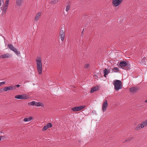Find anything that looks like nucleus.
Masks as SVG:
<instances>
[{
	"label": "nucleus",
	"instance_id": "obj_6",
	"mask_svg": "<svg viewBox=\"0 0 147 147\" xmlns=\"http://www.w3.org/2000/svg\"><path fill=\"white\" fill-rule=\"evenodd\" d=\"M15 98H16L22 99H27L29 98V96L26 94L21 95H18L15 96Z\"/></svg>",
	"mask_w": 147,
	"mask_h": 147
},
{
	"label": "nucleus",
	"instance_id": "obj_18",
	"mask_svg": "<svg viewBox=\"0 0 147 147\" xmlns=\"http://www.w3.org/2000/svg\"><path fill=\"white\" fill-rule=\"evenodd\" d=\"M35 107H42L44 106V105L43 103H41L40 102H36Z\"/></svg>",
	"mask_w": 147,
	"mask_h": 147
},
{
	"label": "nucleus",
	"instance_id": "obj_16",
	"mask_svg": "<svg viewBox=\"0 0 147 147\" xmlns=\"http://www.w3.org/2000/svg\"><path fill=\"white\" fill-rule=\"evenodd\" d=\"M103 72L104 73V76L105 77H106V75H107L110 72V71L107 69L105 68L103 70Z\"/></svg>",
	"mask_w": 147,
	"mask_h": 147
},
{
	"label": "nucleus",
	"instance_id": "obj_23",
	"mask_svg": "<svg viewBox=\"0 0 147 147\" xmlns=\"http://www.w3.org/2000/svg\"><path fill=\"white\" fill-rule=\"evenodd\" d=\"M59 0H53L50 2V3L52 4H55L58 2Z\"/></svg>",
	"mask_w": 147,
	"mask_h": 147
},
{
	"label": "nucleus",
	"instance_id": "obj_4",
	"mask_svg": "<svg viewBox=\"0 0 147 147\" xmlns=\"http://www.w3.org/2000/svg\"><path fill=\"white\" fill-rule=\"evenodd\" d=\"M8 46L9 49L12 51H14L16 55H18L20 54V51H18V50L16 49L13 46V45L11 44H9L8 45Z\"/></svg>",
	"mask_w": 147,
	"mask_h": 147
},
{
	"label": "nucleus",
	"instance_id": "obj_7",
	"mask_svg": "<svg viewBox=\"0 0 147 147\" xmlns=\"http://www.w3.org/2000/svg\"><path fill=\"white\" fill-rule=\"evenodd\" d=\"M65 30L64 28H61L60 30L59 34L60 36V38L61 40L63 41L64 40V38L65 37Z\"/></svg>",
	"mask_w": 147,
	"mask_h": 147
},
{
	"label": "nucleus",
	"instance_id": "obj_5",
	"mask_svg": "<svg viewBox=\"0 0 147 147\" xmlns=\"http://www.w3.org/2000/svg\"><path fill=\"white\" fill-rule=\"evenodd\" d=\"M85 105L80 106L79 107H76L71 108V110L74 112L79 111L82 110L86 107Z\"/></svg>",
	"mask_w": 147,
	"mask_h": 147
},
{
	"label": "nucleus",
	"instance_id": "obj_20",
	"mask_svg": "<svg viewBox=\"0 0 147 147\" xmlns=\"http://www.w3.org/2000/svg\"><path fill=\"white\" fill-rule=\"evenodd\" d=\"M33 119L32 117H30L28 118H25L24 119V121L25 122L29 121H31Z\"/></svg>",
	"mask_w": 147,
	"mask_h": 147
},
{
	"label": "nucleus",
	"instance_id": "obj_31",
	"mask_svg": "<svg viewBox=\"0 0 147 147\" xmlns=\"http://www.w3.org/2000/svg\"><path fill=\"white\" fill-rule=\"evenodd\" d=\"M13 86H15V89H16V87H19L20 86V85L19 84H18L16 85Z\"/></svg>",
	"mask_w": 147,
	"mask_h": 147
},
{
	"label": "nucleus",
	"instance_id": "obj_10",
	"mask_svg": "<svg viewBox=\"0 0 147 147\" xmlns=\"http://www.w3.org/2000/svg\"><path fill=\"white\" fill-rule=\"evenodd\" d=\"M15 89V86H13V85L5 87L3 89L4 91L6 92L9 90H13Z\"/></svg>",
	"mask_w": 147,
	"mask_h": 147
},
{
	"label": "nucleus",
	"instance_id": "obj_15",
	"mask_svg": "<svg viewBox=\"0 0 147 147\" xmlns=\"http://www.w3.org/2000/svg\"><path fill=\"white\" fill-rule=\"evenodd\" d=\"M23 0H16V5L18 6H20L22 5Z\"/></svg>",
	"mask_w": 147,
	"mask_h": 147
},
{
	"label": "nucleus",
	"instance_id": "obj_17",
	"mask_svg": "<svg viewBox=\"0 0 147 147\" xmlns=\"http://www.w3.org/2000/svg\"><path fill=\"white\" fill-rule=\"evenodd\" d=\"M144 128V127H143V125H142V123L139 124L135 128V130H139L141 129L142 128Z\"/></svg>",
	"mask_w": 147,
	"mask_h": 147
},
{
	"label": "nucleus",
	"instance_id": "obj_26",
	"mask_svg": "<svg viewBox=\"0 0 147 147\" xmlns=\"http://www.w3.org/2000/svg\"><path fill=\"white\" fill-rule=\"evenodd\" d=\"M70 8V6L69 5H67L66 6V11L67 12L69 9Z\"/></svg>",
	"mask_w": 147,
	"mask_h": 147
},
{
	"label": "nucleus",
	"instance_id": "obj_32",
	"mask_svg": "<svg viewBox=\"0 0 147 147\" xmlns=\"http://www.w3.org/2000/svg\"><path fill=\"white\" fill-rule=\"evenodd\" d=\"M3 89L2 88L0 89V93L2 92H3Z\"/></svg>",
	"mask_w": 147,
	"mask_h": 147
},
{
	"label": "nucleus",
	"instance_id": "obj_25",
	"mask_svg": "<svg viewBox=\"0 0 147 147\" xmlns=\"http://www.w3.org/2000/svg\"><path fill=\"white\" fill-rule=\"evenodd\" d=\"M47 125L49 128L51 127H52V124L51 123H49L47 124Z\"/></svg>",
	"mask_w": 147,
	"mask_h": 147
},
{
	"label": "nucleus",
	"instance_id": "obj_33",
	"mask_svg": "<svg viewBox=\"0 0 147 147\" xmlns=\"http://www.w3.org/2000/svg\"><path fill=\"white\" fill-rule=\"evenodd\" d=\"M142 60H143H143L144 61H143V63H145V62H146V61H145V57H144V59H143Z\"/></svg>",
	"mask_w": 147,
	"mask_h": 147
},
{
	"label": "nucleus",
	"instance_id": "obj_22",
	"mask_svg": "<svg viewBox=\"0 0 147 147\" xmlns=\"http://www.w3.org/2000/svg\"><path fill=\"white\" fill-rule=\"evenodd\" d=\"M36 102L32 101L31 102L28 103V105L30 106H35Z\"/></svg>",
	"mask_w": 147,
	"mask_h": 147
},
{
	"label": "nucleus",
	"instance_id": "obj_28",
	"mask_svg": "<svg viewBox=\"0 0 147 147\" xmlns=\"http://www.w3.org/2000/svg\"><path fill=\"white\" fill-rule=\"evenodd\" d=\"M117 70V71H118L119 70V69L117 67H115L113 69H112V70L113 71V70Z\"/></svg>",
	"mask_w": 147,
	"mask_h": 147
},
{
	"label": "nucleus",
	"instance_id": "obj_14",
	"mask_svg": "<svg viewBox=\"0 0 147 147\" xmlns=\"http://www.w3.org/2000/svg\"><path fill=\"white\" fill-rule=\"evenodd\" d=\"M139 88L137 87H132L129 89V91L132 93L136 92V91L138 90Z\"/></svg>",
	"mask_w": 147,
	"mask_h": 147
},
{
	"label": "nucleus",
	"instance_id": "obj_13",
	"mask_svg": "<svg viewBox=\"0 0 147 147\" xmlns=\"http://www.w3.org/2000/svg\"><path fill=\"white\" fill-rule=\"evenodd\" d=\"M8 7L7 5H4L2 9V15H4L6 12Z\"/></svg>",
	"mask_w": 147,
	"mask_h": 147
},
{
	"label": "nucleus",
	"instance_id": "obj_8",
	"mask_svg": "<svg viewBox=\"0 0 147 147\" xmlns=\"http://www.w3.org/2000/svg\"><path fill=\"white\" fill-rule=\"evenodd\" d=\"M123 0H112V3L115 7H117L121 4Z\"/></svg>",
	"mask_w": 147,
	"mask_h": 147
},
{
	"label": "nucleus",
	"instance_id": "obj_29",
	"mask_svg": "<svg viewBox=\"0 0 147 147\" xmlns=\"http://www.w3.org/2000/svg\"><path fill=\"white\" fill-rule=\"evenodd\" d=\"M89 65L88 64H86L84 66V67L85 68H87L89 67Z\"/></svg>",
	"mask_w": 147,
	"mask_h": 147
},
{
	"label": "nucleus",
	"instance_id": "obj_24",
	"mask_svg": "<svg viewBox=\"0 0 147 147\" xmlns=\"http://www.w3.org/2000/svg\"><path fill=\"white\" fill-rule=\"evenodd\" d=\"M48 128L47 125H45L44 127L42 129V130L43 131H45L47 130L48 129Z\"/></svg>",
	"mask_w": 147,
	"mask_h": 147
},
{
	"label": "nucleus",
	"instance_id": "obj_9",
	"mask_svg": "<svg viewBox=\"0 0 147 147\" xmlns=\"http://www.w3.org/2000/svg\"><path fill=\"white\" fill-rule=\"evenodd\" d=\"M108 105L107 101L106 100L104 101L102 105V110L103 112L106 111Z\"/></svg>",
	"mask_w": 147,
	"mask_h": 147
},
{
	"label": "nucleus",
	"instance_id": "obj_21",
	"mask_svg": "<svg viewBox=\"0 0 147 147\" xmlns=\"http://www.w3.org/2000/svg\"><path fill=\"white\" fill-rule=\"evenodd\" d=\"M141 123L143 125V127H144L146 126H147V120H145L144 121L142 122Z\"/></svg>",
	"mask_w": 147,
	"mask_h": 147
},
{
	"label": "nucleus",
	"instance_id": "obj_19",
	"mask_svg": "<svg viewBox=\"0 0 147 147\" xmlns=\"http://www.w3.org/2000/svg\"><path fill=\"white\" fill-rule=\"evenodd\" d=\"M41 15V13L40 12L38 13L37 14H36L35 18L34 21L36 22L39 18L40 16Z\"/></svg>",
	"mask_w": 147,
	"mask_h": 147
},
{
	"label": "nucleus",
	"instance_id": "obj_11",
	"mask_svg": "<svg viewBox=\"0 0 147 147\" xmlns=\"http://www.w3.org/2000/svg\"><path fill=\"white\" fill-rule=\"evenodd\" d=\"M11 55L9 53H6L4 54L0 55V58L1 59H5L9 58L10 57Z\"/></svg>",
	"mask_w": 147,
	"mask_h": 147
},
{
	"label": "nucleus",
	"instance_id": "obj_37",
	"mask_svg": "<svg viewBox=\"0 0 147 147\" xmlns=\"http://www.w3.org/2000/svg\"><path fill=\"white\" fill-rule=\"evenodd\" d=\"M128 141V140H126V141Z\"/></svg>",
	"mask_w": 147,
	"mask_h": 147
},
{
	"label": "nucleus",
	"instance_id": "obj_27",
	"mask_svg": "<svg viewBox=\"0 0 147 147\" xmlns=\"http://www.w3.org/2000/svg\"><path fill=\"white\" fill-rule=\"evenodd\" d=\"M9 0H7L5 3V5H7L8 7L9 2Z\"/></svg>",
	"mask_w": 147,
	"mask_h": 147
},
{
	"label": "nucleus",
	"instance_id": "obj_36",
	"mask_svg": "<svg viewBox=\"0 0 147 147\" xmlns=\"http://www.w3.org/2000/svg\"><path fill=\"white\" fill-rule=\"evenodd\" d=\"M114 72H117V71H114Z\"/></svg>",
	"mask_w": 147,
	"mask_h": 147
},
{
	"label": "nucleus",
	"instance_id": "obj_12",
	"mask_svg": "<svg viewBox=\"0 0 147 147\" xmlns=\"http://www.w3.org/2000/svg\"><path fill=\"white\" fill-rule=\"evenodd\" d=\"M99 87L98 86H96L94 87H93L91 89L90 92L92 93L98 90H99Z\"/></svg>",
	"mask_w": 147,
	"mask_h": 147
},
{
	"label": "nucleus",
	"instance_id": "obj_35",
	"mask_svg": "<svg viewBox=\"0 0 147 147\" xmlns=\"http://www.w3.org/2000/svg\"><path fill=\"white\" fill-rule=\"evenodd\" d=\"M145 102L147 103V99L145 101Z\"/></svg>",
	"mask_w": 147,
	"mask_h": 147
},
{
	"label": "nucleus",
	"instance_id": "obj_2",
	"mask_svg": "<svg viewBox=\"0 0 147 147\" xmlns=\"http://www.w3.org/2000/svg\"><path fill=\"white\" fill-rule=\"evenodd\" d=\"M119 67L126 70L130 69H131V65L128 62H127L124 61H120L119 64Z\"/></svg>",
	"mask_w": 147,
	"mask_h": 147
},
{
	"label": "nucleus",
	"instance_id": "obj_3",
	"mask_svg": "<svg viewBox=\"0 0 147 147\" xmlns=\"http://www.w3.org/2000/svg\"><path fill=\"white\" fill-rule=\"evenodd\" d=\"M113 84L114 86V88L116 91L122 88V84L121 81L116 80L113 81Z\"/></svg>",
	"mask_w": 147,
	"mask_h": 147
},
{
	"label": "nucleus",
	"instance_id": "obj_34",
	"mask_svg": "<svg viewBox=\"0 0 147 147\" xmlns=\"http://www.w3.org/2000/svg\"><path fill=\"white\" fill-rule=\"evenodd\" d=\"M2 136H0V141L1 140V138H2Z\"/></svg>",
	"mask_w": 147,
	"mask_h": 147
},
{
	"label": "nucleus",
	"instance_id": "obj_30",
	"mask_svg": "<svg viewBox=\"0 0 147 147\" xmlns=\"http://www.w3.org/2000/svg\"><path fill=\"white\" fill-rule=\"evenodd\" d=\"M5 83V82H0V86H1L2 85L4 84Z\"/></svg>",
	"mask_w": 147,
	"mask_h": 147
},
{
	"label": "nucleus",
	"instance_id": "obj_1",
	"mask_svg": "<svg viewBox=\"0 0 147 147\" xmlns=\"http://www.w3.org/2000/svg\"><path fill=\"white\" fill-rule=\"evenodd\" d=\"M36 68L38 73L40 74L42 73V60L40 57H38L36 59Z\"/></svg>",
	"mask_w": 147,
	"mask_h": 147
}]
</instances>
